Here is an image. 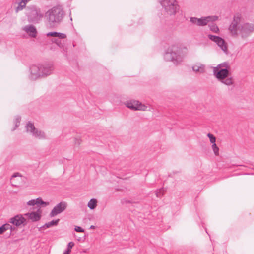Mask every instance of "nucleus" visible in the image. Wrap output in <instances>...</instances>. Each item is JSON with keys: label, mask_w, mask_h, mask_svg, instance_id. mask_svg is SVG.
<instances>
[{"label": "nucleus", "mask_w": 254, "mask_h": 254, "mask_svg": "<svg viewBox=\"0 0 254 254\" xmlns=\"http://www.w3.org/2000/svg\"><path fill=\"white\" fill-rule=\"evenodd\" d=\"M125 105L126 107L133 110L145 111L147 108L144 105L136 100L127 101L126 102Z\"/></svg>", "instance_id": "9"}, {"label": "nucleus", "mask_w": 254, "mask_h": 254, "mask_svg": "<svg viewBox=\"0 0 254 254\" xmlns=\"http://www.w3.org/2000/svg\"><path fill=\"white\" fill-rule=\"evenodd\" d=\"M74 230L78 232H83L84 231V229L79 226H76Z\"/></svg>", "instance_id": "31"}, {"label": "nucleus", "mask_w": 254, "mask_h": 254, "mask_svg": "<svg viewBox=\"0 0 254 254\" xmlns=\"http://www.w3.org/2000/svg\"><path fill=\"white\" fill-rule=\"evenodd\" d=\"M19 175V173H15L14 174H13L12 176V178H11V180H13L14 178L16 177L17 176H18Z\"/></svg>", "instance_id": "37"}, {"label": "nucleus", "mask_w": 254, "mask_h": 254, "mask_svg": "<svg viewBox=\"0 0 254 254\" xmlns=\"http://www.w3.org/2000/svg\"><path fill=\"white\" fill-rule=\"evenodd\" d=\"M24 217H27V223L28 221L30 220L31 222H36L39 221L41 218V215L37 212H32L25 213L24 214Z\"/></svg>", "instance_id": "15"}, {"label": "nucleus", "mask_w": 254, "mask_h": 254, "mask_svg": "<svg viewBox=\"0 0 254 254\" xmlns=\"http://www.w3.org/2000/svg\"><path fill=\"white\" fill-rule=\"evenodd\" d=\"M194 72L199 73H203L205 72V65L201 63H197L192 66Z\"/></svg>", "instance_id": "17"}, {"label": "nucleus", "mask_w": 254, "mask_h": 254, "mask_svg": "<svg viewBox=\"0 0 254 254\" xmlns=\"http://www.w3.org/2000/svg\"><path fill=\"white\" fill-rule=\"evenodd\" d=\"M97 200L95 199H91L88 203V207L90 209H94L97 206Z\"/></svg>", "instance_id": "21"}, {"label": "nucleus", "mask_w": 254, "mask_h": 254, "mask_svg": "<svg viewBox=\"0 0 254 254\" xmlns=\"http://www.w3.org/2000/svg\"><path fill=\"white\" fill-rule=\"evenodd\" d=\"M23 30L31 37H36L37 36V31L35 27L33 25H26L23 28Z\"/></svg>", "instance_id": "16"}, {"label": "nucleus", "mask_w": 254, "mask_h": 254, "mask_svg": "<svg viewBox=\"0 0 254 254\" xmlns=\"http://www.w3.org/2000/svg\"><path fill=\"white\" fill-rule=\"evenodd\" d=\"M190 22L195 25L198 26V18L195 17H191L190 19Z\"/></svg>", "instance_id": "28"}, {"label": "nucleus", "mask_w": 254, "mask_h": 254, "mask_svg": "<svg viewBox=\"0 0 254 254\" xmlns=\"http://www.w3.org/2000/svg\"><path fill=\"white\" fill-rule=\"evenodd\" d=\"M9 229L10 230V231L11 232L15 229V228L11 226V228H10Z\"/></svg>", "instance_id": "39"}, {"label": "nucleus", "mask_w": 254, "mask_h": 254, "mask_svg": "<svg viewBox=\"0 0 254 254\" xmlns=\"http://www.w3.org/2000/svg\"><path fill=\"white\" fill-rule=\"evenodd\" d=\"M207 136L209 138L210 141L212 144L215 143L216 138L213 134L210 133H208Z\"/></svg>", "instance_id": "27"}, {"label": "nucleus", "mask_w": 254, "mask_h": 254, "mask_svg": "<svg viewBox=\"0 0 254 254\" xmlns=\"http://www.w3.org/2000/svg\"><path fill=\"white\" fill-rule=\"evenodd\" d=\"M26 127L27 131L32 133L34 137L39 139H44L46 138L44 132L36 128L34 125L30 122L27 123Z\"/></svg>", "instance_id": "7"}, {"label": "nucleus", "mask_w": 254, "mask_h": 254, "mask_svg": "<svg viewBox=\"0 0 254 254\" xmlns=\"http://www.w3.org/2000/svg\"><path fill=\"white\" fill-rule=\"evenodd\" d=\"M229 30L233 37L239 35L242 39H245L254 32V24L250 23L241 24L240 15L236 14L229 27Z\"/></svg>", "instance_id": "1"}, {"label": "nucleus", "mask_w": 254, "mask_h": 254, "mask_svg": "<svg viewBox=\"0 0 254 254\" xmlns=\"http://www.w3.org/2000/svg\"><path fill=\"white\" fill-rule=\"evenodd\" d=\"M218 17L217 16H208L205 17H202L198 18V26H204L207 25L210 22H214L217 20Z\"/></svg>", "instance_id": "13"}, {"label": "nucleus", "mask_w": 254, "mask_h": 254, "mask_svg": "<svg viewBox=\"0 0 254 254\" xmlns=\"http://www.w3.org/2000/svg\"><path fill=\"white\" fill-rule=\"evenodd\" d=\"M74 246V243L72 242H69L67 245V250H69L71 252V250L72 248V247Z\"/></svg>", "instance_id": "30"}, {"label": "nucleus", "mask_w": 254, "mask_h": 254, "mask_svg": "<svg viewBox=\"0 0 254 254\" xmlns=\"http://www.w3.org/2000/svg\"><path fill=\"white\" fill-rule=\"evenodd\" d=\"M59 221H60L59 219H56L55 220H53L50 222H49L43 225V227L45 228H48L51 227L53 226H57L58 224Z\"/></svg>", "instance_id": "20"}, {"label": "nucleus", "mask_w": 254, "mask_h": 254, "mask_svg": "<svg viewBox=\"0 0 254 254\" xmlns=\"http://www.w3.org/2000/svg\"><path fill=\"white\" fill-rule=\"evenodd\" d=\"M67 206V204L65 201L59 203L52 210L50 213V216L53 217L61 213L66 209Z\"/></svg>", "instance_id": "11"}, {"label": "nucleus", "mask_w": 254, "mask_h": 254, "mask_svg": "<svg viewBox=\"0 0 254 254\" xmlns=\"http://www.w3.org/2000/svg\"><path fill=\"white\" fill-rule=\"evenodd\" d=\"M209 27L210 30L214 33H217L219 31V28L216 24L209 25Z\"/></svg>", "instance_id": "24"}, {"label": "nucleus", "mask_w": 254, "mask_h": 254, "mask_svg": "<svg viewBox=\"0 0 254 254\" xmlns=\"http://www.w3.org/2000/svg\"><path fill=\"white\" fill-rule=\"evenodd\" d=\"M40 68L43 77L50 75L52 73L54 69L53 64L50 63L40 65Z\"/></svg>", "instance_id": "14"}, {"label": "nucleus", "mask_w": 254, "mask_h": 254, "mask_svg": "<svg viewBox=\"0 0 254 254\" xmlns=\"http://www.w3.org/2000/svg\"><path fill=\"white\" fill-rule=\"evenodd\" d=\"M17 2L18 3V5L15 9V12L16 13L20 10H22L25 7L26 5V3L22 0H17Z\"/></svg>", "instance_id": "19"}, {"label": "nucleus", "mask_w": 254, "mask_h": 254, "mask_svg": "<svg viewBox=\"0 0 254 254\" xmlns=\"http://www.w3.org/2000/svg\"><path fill=\"white\" fill-rule=\"evenodd\" d=\"M46 35L48 37H58L59 39H64L66 37L65 34L57 32H50L47 33Z\"/></svg>", "instance_id": "18"}, {"label": "nucleus", "mask_w": 254, "mask_h": 254, "mask_svg": "<svg viewBox=\"0 0 254 254\" xmlns=\"http://www.w3.org/2000/svg\"><path fill=\"white\" fill-rule=\"evenodd\" d=\"M216 67H218V69L226 68L229 70L230 68V66L228 64V63L224 62L223 63L219 64V65H218L217 66H216Z\"/></svg>", "instance_id": "23"}, {"label": "nucleus", "mask_w": 254, "mask_h": 254, "mask_svg": "<svg viewBox=\"0 0 254 254\" xmlns=\"http://www.w3.org/2000/svg\"><path fill=\"white\" fill-rule=\"evenodd\" d=\"M30 78L32 80H36L39 77H43L40 68V64L33 65L30 67Z\"/></svg>", "instance_id": "12"}, {"label": "nucleus", "mask_w": 254, "mask_h": 254, "mask_svg": "<svg viewBox=\"0 0 254 254\" xmlns=\"http://www.w3.org/2000/svg\"><path fill=\"white\" fill-rule=\"evenodd\" d=\"M20 120H21L20 117L17 116L16 117V118L15 119V120H14L15 127L12 129V130H14L15 129H16V128L17 127H19L20 122Z\"/></svg>", "instance_id": "25"}, {"label": "nucleus", "mask_w": 254, "mask_h": 254, "mask_svg": "<svg viewBox=\"0 0 254 254\" xmlns=\"http://www.w3.org/2000/svg\"><path fill=\"white\" fill-rule=\"evenodd\" d=\"M37 206L40 207V205H43L44 206H47L49 205V202H45L42 200L41 198L39 197L36 199Z\"/></svg>", "instance_id": "22"}, {"label": "nucleus", "mask_w": 254, "mask_h": 254, "mask_svg": "<svg viewBox=\"0 0 254 254\" xmlns=\"http://www.w3.org/2000/svg\"><path fill=\"white\" fill-rule=\"evenodd\" d=\"M27 16L29 22L37 24L42 21L44 15L39 8L33 6L28 8Z\"/></svg>", "instance_id": "5"}, {"label": "nucleus", "mask_w": 254, "mask_h": 254, "mask_svg": "<svg viewBox=\"0 0 254 254\" xmlns=\"http://www.w3.org/2000/svg\"><path fill=\"white\" fill-rule=\"evenodd\" d=\"M212 150L216 156H217L219 155V148L216 145V143H214L212 145Z\"/></svg>", "instance_id": "26"}, {"label": "nucleus", "mask_w": 254, "mask_h": 254, "mask_svg": "<svg viewBox=\"0 0 254 254\" xmlns=\"http://www.w3.org/2000/svg\"><path fill=\"white\" fill-rule=\"evenodd\" d=\"M3 226H5V230L6 231L9 230L10 228H11V225L8 223L3 224Z\"/></svg>", "instance_id": "34"}, {"label": "nucleus", "mask_w": 254, "mask_h": 254, "mask_svg": "<svg viewBox=\"0 0 254 254\" xmlns=\"http://www.w3.org/2000/svg\"><path fill=\"white\" fill-rule=\"evenodd\" d=\"M65 13L61 6H54L45 14V18L50 27L54 28L63 21Z\"/></svg>", "instance_id": "2"}, {"label": "nucleus", "mask_w": 254, "mask_h": 254, "mask_svg": "<svg viewBox=\"0 0 254 254\" xmlns=\"http://www.w3.org/2000/svg\"><path fill=\"white\" fill-rule=\"evenodd\" d=\"M155 194L157 197H161L162 195V194L161 193V190H159V191H156Z\"/></svg>", "instance_id": "36"}, {"label": "nucleus", "mask_w": 254, "mask_h": 254, "mask_svg": "<svg viewBox=\"0 0 254 254\" xmlns=\"http://www.w3.org/2000/svg\"><path fill=\"white\" fill-rule=\"evenodd\" d=\"M51 41L52 42L56 43L59 47L61 46L60 45H61V43L59 40H58L57 39H52Z\"/></svg>", "instance_id": "32"}, {"label": "nucleus", "mask_w": 254, "mask_h": 254, "mask_svg": "<svg viewBox=\"0 0 254 254\" xmlns=\"http://www.w3.org/2000/svg\"><path fill=\"white\" fill-rule=\"evenodd\" d=\"M90 228L91 229H94V226L93 225H92L90 226Z\"/></svg>", "instance_id": "40"}, {"label": "nucleus", "mask_w": 254, "mask_h": 254, "mask_svg": "<svg viewBox=\"0 0 254 254\" xmlns=\"http://www.w3.org/2000/svg\"><path fill=\"white\" fill-rule=\"evenodd\" d=\"M229 70L226 68H213V75L215 77L218 81L227 86H231L234 83V79L232 77L229 76Z\"/></svg>", "instance_id": "3"}, {"label": "nucleus", "mask_w": 254, "mask_h": 254, "mask_svg": "<svg viewBox=\"0 0 254 254\" xmlns=\"http://www.w3.org/2000/svg\"><path fill=\"white\" fill-rule=\"evenodd\" d=\"M9 222L12 223L16 227H19L21 225H23V226L26 225L27 224V220L26 218L24 217V214H17L11 218Z\"/></svg>", "instance_id": "10"}, {"label": "nucleus", "mask_w": 254, "mask_h": 254, "mask_svg": "<svg viewBox=\"0 0 254 254\" xmlns=\"http://www.w3.org/2000/svg\"><path fill=\"white\" fill-rule=\"evenodd\" d=\"M164 59L167 61H172L177 64L182 61L183 57L180 54L178 47L173 45L168 48L164 54Z\"/></svg>", "instance_id": "4"}, {"label": "nucleus", "mask_w": 254, "mask_h": 254, "mask_svg": "<svg viewBox=\"0 0 254 254\" xmlns=\"http://www.w3.org/2000/svg\"><path fill=\"white\" fill-rule=\"evenodd\" d=\"M70 253V251L66 249V250L64 251L63 254H69Z\"/></svg>", "instance_id": "38"}, {"label": "nucleus", "mask_w": 254, "mask_h": 254, "mask_svg": "<svg viewBox=\"0 0 254 254\" xmlns=\"http://www.w3.org/2000/svg\"><path fill=\"white\" fill-rule=\"evenodd\" d=\"M75 144L79 145L81 143V140L79 138H75L74 139Z\"/></svg>", "instance_id": "33"}, {"label": "nucleus", "mask_w": 254, "mask_h": 254, "mask_svg": "<svg viewBox=\"0 0 254 254\" xmlns=\"http://www.w3.org/2000/svg\"><path fill=\"white\" fill-rule=\"evenodd\" d=\"M160 3L167 13L169 15H172L175 14L177 11L179 9V5L176 0H161Z\"/></svg>", "instance_id": "6"}, {"label": "nucleus", "mask_w": 254, "mask_h": 254, "mask_svg": "<svg viewBox=\"0 0 254 254\" xmlns=\"http://www.w3.org/2000/svg\"><path fill=\"white\" fill-rule=\"evenodd\" d=\"M5 231V226L2 225L1 227H0V234H3Z\"/></svg>", "instance_id": "35"}, {"label": "nucleus", "mask_w": 254, "mask_h": 254, "mask_svg": "<svg viewBox=\"0 0 254 254\" xmlns=\"http://www.w3.org/2000/svg\"><path fill=\"white\" fill-rule=\"evenodd\" d=\"M209 39L214 42L226 54H228L227 45L225 40L220 37L209 34L208 35Z\"/></svg>", "instance_id": "8"}, {"label": "nucleus", "mask_w": 254, "mask_h": 254, "mask_svg": "<svg viewBox=\"0 0 254 254\" xmlns=\"http://www.w3.org/2000/svg\"><path fill=\"white\" fill-rule=\"evenodd\" d=\"M27 204L29 206H34L35 205L37 206L36 199H32V200L29 201L27 203Z\"/></svg>", "instance_id": "29"}]
</instances>
